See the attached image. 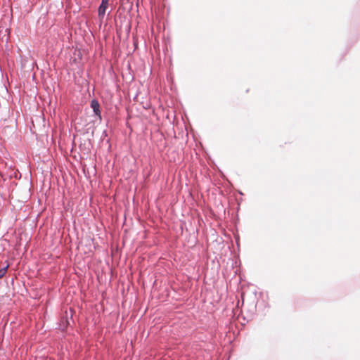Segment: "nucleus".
Wrapping results in <instances>:
<instances>
[{
    "instance_id": "obj_1",
    "label": "nucleus",
    "mask_w": 360,
    "mask_h": 360,
    "mask_svg": "<svg viewBox=\"0 0 360 360\" xmlns=\"http://www.w3.org/2000/svg\"><path fill=\"white\" fill-rule=\"evenodd\" d=\"M91 108L93 109V112L94 115L98 117L99 121H101L102 116L101 112L100 110V104L98 101L96 99H93L91 101Z\"/></svg>"
},
{
    "instance_id": "obj_2",
    "label": "nucleus",
    "mask_w": 360,
    "mask_h": 360,
    "mask_svg": "<svg viewBox=\"0 0 360 360\" xmlns=\"http://www.w3.org/2000/svg\"><path fill=\"white\" fill-rule=\"evenodd\" d=\"M110 0H102L98 9V15L100 18H103L106 8L108 6Z\"/></svg>"
},
{
    "instance_id": "obj_3",
    "label": "nucleus",
    "mask_w": 360,
    "mask_h": 360,
    "mask_svg": "<svg viewBox=\"0 0 360 360\" xmlns=\"http://www.w3.org/2000/svg\"><path fill=\"white\" fill-rule=\"evenodd\" d=\"M8 267V265L0 269V278H1L6 274Z\"/></svg>"
},
{
    "instance_id": "obj_4",
    "label": "nucleus",
    "mask_w": 360,
    "mask_h": 360,
    "mask_svg": "<svg viewBox=\"0 0 360 360\" xmlns=\"http://www.w3.org/2000/svg\"><path fill=\"white\" fill-rule=\"evenodd\" d=\"M103 136H107V131L105 130L103 131V134H102Z\"/></svg>"
}]
</instances>
